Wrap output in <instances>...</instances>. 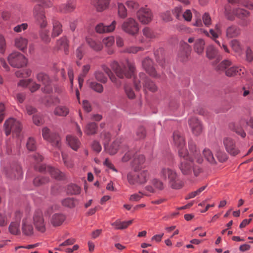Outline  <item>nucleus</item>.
Here are the masks:
<instances>
[{
  "mask_svg": "<svg viewBox=\"0 0 253 253\" xmlns=\"http://www.w3.org/2000/svg\"><path fill=\"white\" fill-rule=\"evenodd\" d=\"M178 155L181 158L178 168L183 175L197 177L204 172L201 167L194 164V159L189 156L187 150H179Z\"/></svg>",
  "mask_w": 253,
  "mask_h": 253,
  "instance_id": "f257e3e1",
  "label": "nucleus"
},
{
  "mask_svg": "<svg viewBox=\"0 0 253 253\" xmlns=\"http://www.w3.org/2000/svg\"><path fill=\"white\" fill-rule=\"evenodd\" d=\"M160 176L168 179L169 186L174 189H179L183 186V182L174 169L167 167H162L159 172Z\"/></svg>",
  "mask_w": 253,
  "mask_h": 253,
  "instance_id": "f03ea898",
  "label": "nucleus"
},
{
  "mask_svg": "<svg viewBox=\"0 0 253 253\" xmlns=\"http://www.w3.org/2000/svg\"><path fill=\"white\" fill-rule=\"evenodd\" d=\"M110 67L116 75L120 79L130 78L134 75L135 67L134 64L128 60L126 63L119 64L117 61H113L110 64Z\"/></svg>",
  "mask_w": 253,
  "mask_h": 253,
  "instance_id": "7ed1b4c3",
  "label": "nucleus"
},
{
  "mask_svg": "<svg viewBox=\"0 0 253 253\" xmlns=\"http://www.w3.org/2000/svg\"><path fill=\"white\" fill-rule=\"evenodd\" d=\"M133 84L136 90H139L142 85L144 91L148 90L151 92H155L157 90V87L154 83L143 73H140L138 76L134 78Z\"/></svg>",
  "mask_w": 253,
  "mask_h": 253,
  "instance_id": "20e7f679",
  "label": "nucleus"
},
{
  "mask_svg": "<svg viewBox=\"0 0 253 253\" xmlns=\"http://www.w3.org/2000/svg\"><path fill=\"white\" fill-rule=\"evenodd\" d=\"M121 28L124 32L132 36H136L139 31L138 23L132 17L126 19L122 23Z\"/></svg>",
  "mask_w": 253,
  "mask_h": 253,
  "instance_id": "39448f33",
  "label": "nucleus"
},
{
  "mask_svg": "<svg viewBox=\"0 0 253 253\" xmlns=\"http://www.w3.org/2000/svg\"><path fill=\"white\" fill-rule=\"evenodd\" d=\"M149 177V173L143 170L137 173H129L127 175L128 183L131 185L143 184L145 183Z\"/></svg>",
  "mask_w": 253,
  "mask_h": 253,
  "instance_id": "423d86ee",
  "label": "nucleus"
},
{
  "mask_svg": "<svg viewBox=\"0 0 253 253\" xmlns=\"http://www.w3.org/2000/svg\"><path fill=\"white\" fill-rule=\"evenodd\" d=\"M42 135L43 139L50 142L53 146L60 149L61 138L57 133L51 132L48 128L44 127L42 129Z\"/></svg>",
  "mask_w": 253,
  "mask_h": 253,
  "instance_id": "0eeeda50",
  "label": "nucleus"
},
{
  "mask_svg": "<svg viewBox=\"0 0 253 253\" xmlns=\"http://www.w3.org/2000/svg\"><path fill=\"white\" fill-rule=\"evenodd\" d=\"M33 15L36 23L41 29H44L47 26V21L43 7L39 4L36 5L33 10Z\"/></svg>",
  "mask_w": 253,
  "mask_h": 253,
  "instance_id": "6e6552de",
  "label": "nucleus"
},
{
  "mask_svg": "<svg viewBox=\"0 0 253 253\" xmlns=\"http://www.w3.org/2000/svg\"><path fill=\"white\" fill-rule=\"evenodd\" d=\"M165 188L163 182L159 179L153 178L151 180L150 184L145 187L144 194L146 196H150L158 191H162Z\"/></svg>",
  "mask_w": 253,
  "mask_h": 253,
  "instance_id": "1a4fd4ad",
  "label": "nucleus"
},
{
  "mask_svg": "<svg viewBox=\"0 0 253 253\" xmlns=\"http://www.w3.org/2000/svg\"><path fill=\"white\" fill-rule=\"evenodd\" d=\"M35 169L36 170L40 172H45L49 173L52 177L57 180H62L65 177L64 174L61 172L58 169L49 166H46L44 165H37L35 166Z\"/></svg>",
  "mask_w": 253,
  "mask_h": 253,
  "instance_id": "9d476101",
  "label": "nucleus"
},
{
  "mask_svg": "<svg viewBox=\"0 0 253 253\" xmlns=\"http://www.w3.org/2000/svg\"><path fill=\"white\" fill-rule=\"evenodd\" d=\"M223 144L226 151L232 156L238 155L240 151L236 146L235 140L230 137H226L223 139Z\"/></svg>",
  "mask_w": 253,
  "mask_h": 253,
  "instance_id": "9b49d317",
  "label": "nucleus"
},
{
  "mask_svg": "<svg viewBox=\"0 0 253 253\" xmlns=\"http://www.w3.org/2000/svg\"><path fill=\"white\" fill-rule=\"evenodd\" d=\"M138 20L143 24H147L150 23L153 17L151 10L147 8H141L136 12Z\"/></svg>",
  "mask_w": 253,
  "mask_h": 253,
  "instance_id": "f8f14e48",
  "label": "nucleus"
},
{
  "mask_svg": "<svg viewBox=\"0 0 253 253\" xmlns=\"http://www.w3.org/2000/svg\"><path fill=\"white\" fill-rule=\"evenodd\" d=\"M33 220L36 228L41 232L45 230V224L41 211H36L33 216Z\"/></svg>",
  "mask_w": 253,
  "mask_h": 253,
  "instance_id": "ddd939ff",
  "label": "nucleus"
},
{
  "mask_svg": "<svg viewBox=\"0 0 253 253\" xmlns=\"http://www.w3.org/2000/svg\"><path fill=\"white\" fill-rule=\"evenodd\" d=\"M180 48L178 53V59L181 62L186 61L190 55L191 48L186 42H180Z\"/></svg>",
  "mask_w": 253,
  "mask_h": 253,
  "instance_id": "4468645a",
  "label": "nucleus"
},
{
  "mask_svg": "<svg viewBox=\"0 0 253 253\" xmlns=\"http://www.w3.org/2000/svg\"><path fill=\"white\" fill-rule=\"evenodd\" d=\"M188 148L189 151H187V152L189 156L192 157L193 159H195L197 163L202 164L203 162V159L201 156L199 149L192 140H190L188 142Z\"/></svg>",
  "mask_w": 253,
  "mask_h": 253,
  "instance_id": "2eb2a0df",
  "label": "nucleus"
},
{
  "mask_svg": "<svg viewBox=\"0 0 253 253\" xmlns=\"http://www.w3.org/2000/svg\"><path fill=\"white\" fill-rule=\"evenodd\" d=\"M37 80L38 82L45 86L42 89V91L46 93H50L52 91V87L50 86L51 80L49 76L45 73L41 72L38 73L36 76Z\"/></svg>",
  "mask_w": 253,
  "mask_h": 253,
  "instance_id": "dca6fc26",
  "label": "nucleus"
},
{
  "mask_svg": "<svg viewBox=\"0 0 253 253\" xmlns=\"http://www.w3.org/2000/svg\"><path fill=\"white\" fill-rule=\"evenodd\" d=\"M188 124L193 134L196 136L200 135L203 130L201 122L196 118L193 117L189 119Z\"/></svg>",
  "mask_w": 253,
  "mask_h": 253,
  "instance_id": "f3484780",
  "label": "nucleus"
},
{
  "mask_svg": "<svg viewBox=\"0 0 253 253\" xmlns=\"http://www.w3.org/2000/svg\"><path fill=\"white\" fill-rule=\"evenodd\" d=\"M22 230L23 233L26 236H31L33 234L34 229L31 224V218L26 215L22 220Z\"/></svg>",
  "mask_w": 253,
  "mask_h": 253,
  "instance_id": "a211bd4d",
  "label": "nucleus"
},
{
  "mask_svg": "<svg viewBox=\"0 0 253 253\" xmlns=\"http://www.w3.org/2000/svg\"><path fill=\"white\" fill-rule=\"evenodd\" d=\"M173 141L174 145L178 149V152L180 150H186L185 149V141L181 133L178 131H175L173 134Z\"/></svg>",
  "mask_w": 253,
  "mask_h": 253,
  "instance_id": "6ab92c4d",
  "label": "nucleus"
},
{
  "mask_svg": "<svg viewBox=\"0 0 253 253\" xmlns=\"http://www.w3.org/2000/svg\"><path fill=\"white\" fill-rule=\"evenodd\" d=\"M233 12L237 17L243 20L241 24L242 26H247L249 24L250 21L245 19L249 16L250 12L249 11L242 8H237L234 9Z\"/></svg>",
  "mask_w": 253,
  "mask_h": 253,
  "instance_id": "aec40b11",
  "label": "nucleus"
},
{
  "mask_svg": "<svg viewBox=\"0 0 253 253\" xmlns=\"http://www.w3.org/2000/svg\"><path fill=\"white\" fill-rule=\"evenodd\" d=\"M145 158L142 155H136L132 162V167L135 171H139L145 167Z\"/></svg>",
  "mask_w": 253,
  "mask_h": 253,
  "instance_id": "412c9836",
  "label": "nucleus"
},
{
  "mask_svg": "<svg viewBox=\"0 0 253 253\" xmlns=\"http://www.w3.org/2000/svg\"><path fill=\"white\" fill-rule=\"evenodd\" d=\"M142 67L146 72L150 76L156 77L157 75L155 68L153 67V63L152 60L149 58H145L142 63Z\"/></svg>",
  "mask_w": 253,
  "mask_h": 253,
  "instance_id": "4be33fe9",
  "label": "nucleus"
},
{
  "mask_svg": "<svg viewBox=\"0 0 253 253\" xmlns=\"http://www.w3.org/2000/svg\"><path fill=\"white\" fill-rule=\"evenodd\" d=\"M116 25V21L114 20L109 26H105L102 23H99L95 27L96 32L102 34L111 32L114 30Z\"/></svg>",
  "mask_w": 253,
  "mask_h": 253,
  "instance_id": "5701e85b",
  "label": "nucleus"
},
{
  "mask_svg": "<svg viewBox=\"0 0 253 253\" xmlns=\"http://www.w3.org/2000/svg\"><path fill=\"white\" fill-rule=\"evenodd\" d=\"M245 70L243 67L232 65L226 70L225 75L228 77L241 76V74H244Z\"/></svg>",
  "mask_w": 253,
  "mask_h": 253,
  "instance_id": "b1692460",
  "label": "nucleus"
},
{
  "mask_svg": "<svg viewBox=\"0 0 253 253\" xmlns=\"http://www.w3.org/2000/svg\"><path fill=\"white\" fill-rule=\"evenodd\" d=\"M76 8V0H68L65 4H61L59 10L62 13H69L73 11Z\"/></svg>",
  "mask_w": 253,
  "mask_h": 253,
  "instance_id": "393cba45",
  "label": "nucleus"
},
{
  "mask_svg": "<svg viewBox=\"0 0 253 253\" xmlns=\"http://www.w3.org/2000/svg\"><path fill=\"white\" fill-rule=\"evenodd\" d=\"M65 219L66 216L64 214L56 213L52 216L50 222L54 227H57L61 225Z\"/></svg>",
  "mask_w": 253,
  "mask_h": 253,
  "instance_id": "a878e982",
  "label": "nucleus"
},
{
  "mask_svg": "<svg viewBox=\"0 0 253 253\" xmlns=\"http://www.w3.org/2000/svg\"><path fill=\"white\" fill-rule=\"evenodd\" d=\"M110 0H91L92 4L98 11H102L109 6Z\"/></svg>",
  "mask_w": 253,
  "mask_h": 253,
  "instance_id": "bb28decb",
  "label": "nucleus"
},
{
  "mask_svg": "<svg viewBox=\"0 0 253 253\" xmlns=\"http://www.w3.org/2000/svg\"><path fill=\"white\" fill-rule=\"evenodd\" d=\"M241 33L239 27L235 25L228 26L226 30V36L227 38H233L238 37Z\"/></svg>",
  "mask_w": 253,
  "mask_h": 253,
  "instance_id": "cd10ccee",
  "label": "nucleus"
},
{
  "mask_svg": "<svg viewBox=\"0 0 253 253\" xmlns=\"http://www.w3.org/2000/svg\"><path fill=\"white\" fill-rule=\"evenodd\" d=\"M102 70L108 75L110 80L117 86H120L121 85V82L117 79L112 71L105 65L101 66Z\"/></svg>",
  "mask_w": 253,
  "mask_h": 253,
  "instance_id": "c85d7f7f",
  "label": "nucleus"
},
{
  "mask_svg": "<svg viewBox=\"0 0 253 253\" xmlns=\"http://www.w3.org/2000/svg\"><path fill=\"white\" fill-rule=\"evenodd\" d=\"M4 127L6 135H9L11 132H14L16 130L15 120L13 118L7 119L4 123Z\"/></svg>",
  "mask_w": 253,
  "mask_h": 253,
  "instance_id": "c756f323",
  "label": "nucleus"
},
{
  "mask_svg": "<svg viewBox=\"0 0 253 253\" xmlns=\"http://www.w3.org/2000/svg\"><path fill=\"white\" fill-rule=\"evenodd\" d=\"M32 83V85L30 86V90L32 92H34L40 88V84L33 82L32 79H29L27 80H21L18 83V86L25 87Z\"/></svg>",
  "mask_w": 253,
  "mask_h": 253,
  "instance_id": "7c9ffc66",
  "label": "nucleus"
},
{
  "mask_svg": "<svg viewBox=\"0 0 253 253\" xmlns=\"http://www.w3.org/2000/svg\"><path fill=\"white\" fill-rule=\"evenodd\" d=\"M86 42L89 47L94 51H99L102 49L103 45L99 41L87 37L86 38Z\"/></svg>",
  "mask_w": 253,
  "mask_h": 253,
  "instance_id": "2f4dec72",
  "label": "nucleus"
},
{
  "mask_svg": "<svg viewBox=\"0 0 253 253\" xmlns=\"http://www.w3.org/2000/svg\"><path fill=\"white\" fill-rule=\"evenodd\" d=\"M66 140L71 148L75 151H77L80 146L81 143L80 141L75 136L67 135L66 136Z\"/></svg>",
  "mask_w": 253,
  "mask_h": 253,
  "instance_id": "473e14b6",
  "label": "nucleus"
},
{
  "mask_svg": "<svg viewBox=\"0 0 253 253\" xmlns=\"http://www.w3.org/2000/svg\"><path fill=\"white\" fill-rule=\"evenodd\" d=\"M98 128L97 124L94 122H90L86 124L84 128V133L88 135H94L97 133Z\"/></svg>",
  "mask_w": 253,
  "mask_h": 253,
  "instance_id": "72a5a7b5",
  "label": "nucleus"
},
{
  "mask_svg": "<svg viewBox=\"0 0 253 253\" xmlns=\"http://www.w3.org/2000/svg\"><path fill=\"white\" fill-rule=\"evenodd\" d=\"M52 25L51 36L52 37H57L62 32V26L58 21L55 19L52 20Z\"/></svg>",
  "mask_w": 253,
  "mask_h": 253,
  "instance_id": "f704fd0d",
  "label": "nucleus"
},
{
  "mask_svg": "<svg viewBox=\"0 0 253 253\" xmlns=\"http://www.w3.org/2000/svg\"><path fill=\"white\" fill-rule=\"evenodd\" d=\"M120 144V141L119 140H116L109 146H107L105 144V149L109 154L114 155L117 152Z\"/></svg>",
  "mask_w": 253,
  "mask_h": 253,
  "instance_id": "c9c22d12",
  "label": "nucleus"
},
{
  "mask_svg": "<svg viewBox=\"0 0 253 253\" xmlns=\"http://www.w3.org/2000/svg\"><path fill=\"white\" fill-rule=\"evenodd\" d=\"M204 158L210 164L215 165L217 162L213 155L212 152L209 149H205L203 151Z\"/></svg>",
  "mask_w": 253,
  "mask_h": 253,
  "instance_id": "e433bc0d",
  "label": "nucleus"
},
{
  "mask_svg": "<svg viewBox=\"0 0 253 253\" xmlns=\"http://www.w3.org/2000/svg\"><path fill=\"white\" fill-rule=\"evenodd\" d=\"M69 113V109L65 106H58L54 110V114L59 116L65 117Z\"/></svg>",
  "mask_w": 253,
  "mask_h": 253,
  "instance_id": "4c0bfd02",
  "label": "nucleus"
},
{
  "mask_svg": "<svg viewBox=\"0 0 253 253\" xmlns=\"http://www.w3.org/2000/svg\"><path fill=\"white\" fill-rule=\"evenodd\" d=\"M57 46L58 48H63L65 54H68V42L66 37H62L57 41Z\"/></svg>",
  "mask_w": 253,
  "mask_h": 253,
  "instance_id": "58836bf2",
  "label": "nucleus"
},
{
  "mask_svg": "<svg viewBox=\"0 0 253 253\" xmlns=\"http://www.w3.org/2000/svg\"><path fill=\"white\" fill-rule=\"evenodd\" d=\"M232 65L231 61L229 60H224L217 66L216 70L218 72H223L225 74L226 70Z\"/></svg>",
  "mask_w": 253,
  "mask_h": 253,
  "instance_id": "ea45409f",
  "label": "nucleus"
},
{
  "mask_svg": "<svg viewBox=\"0 0 253 253\" xmlns=\"http://www.w3.org/2000/svg\"><path fill=\"white\" fill-rule=\"evenodd\" d=\"M90 68V66L88 64L84 65L83 67L82 73L80 74L78 77V82L80 87L82 86L84 81V78L89 71Z\"/></svg>",
  "mask_w": 253,
  "mask_h": 253,
  "instance_id": "a19ab883",
  "label": "nucleus"
},
{
  "mask_svg": "<svg viewBox=\"0 0 253 253\" xmlns=\"http://www.w3.org/2000/svg\"><path fill=\"white\" fill-rule=\"evenodd\" d=\"M205 43L204 41L201 39L196 40L194 44V51L198 54H201L204 49Z\"/></svg>",
  "mask_w": 253,
  "mask_h": 253,
  "instance_id": "79ce46f5",
  "label": "nucleus"
},
{
  "mask_svg": "<svg viewBox=\"0 0 253 253\" xmlns=\"http://www.w3.org/2000/svg\"><path fill=\"white\" fill-rule=\"evenodd\" d=\"M164 53V50L162 47L159 48L154 52L157 62L163 67H164L165 63Z\"/></svg>",
  "mask_w": 253,
  "mask_h": 253,
  "instance_id": "37998d69",
  "label": "nucleus"
},
{
  "mask_svg": "<svg viewBox=\"0 0 253 253\" xmlns=\"http://www.w3.org/2000/svg\"><path fill=\"white\" fill-rule=\"evenodd\" d=\"M27 64L28 59L23 54L17 52V68L24 67Z\"/></svg>",
  "mask_w": 253,
  "mask_h": 253,
  "instance_id": "c03bdc74",
  "label": "nucleus"
},
{
  "mask_svg": "<svg viewBox=\"0 0 253 253\" xmlns=\"http://www.w3.org/2000/svg\"><path fill=\"white\" fill-rule=\"evenodd\" d=\"M27 44L28 41L25 38H20L17 40V48L24 53L27 51Z\"/></svg>",
  "mask_w": 253,
  "mask_h": 253,
  "instance_id": "a18cd8bd",
  "label": "nucleus"
},
{
  "mask_svg": "<svg viewBox=\"0 0 253 253\" xmlns=\"http://www.w3.org/2000/svg\"><path fill=\"white\" fill-rule=\"evenodd\" d=\"M39 36L41 41L43 42L48 43L50 42V38L49 37L48 30L41 29L39 32Z\"/></svg>",
  "mask_w": 253,
  "mask_h": 253,
  "instance_id": "49530a36",
  "label": "nucleus"
},
{
  "mask_svg": "<svg viewBox=\"0 0 253 253\" xmlns=\"http://www.w3.org/2000/svg\"><path fill=\"white\" fill-rule=\"evenodd\" d=\"M49 178L46 177L38 176L33 180V184L37 187L41 186L49 182Z\"/></svg>",
  "mask_w": 253,
  "mask_h": 253,
  "instance_id": "de8ad7c7",
  "label": "nucleus"
},
{
  "mask_svg": "<svg viewBox=\"0 0 253 253\" xmlns=\"http://www.w3.org/2000/svg\"><path fill=\"white\" fill-rule=\"evenodd\" d=\"M67 192L70 195L79 194L81 192V188L76 184H71L68 186Z\"/></svg>",
  "mask_w": 253,
  "mask_h": 253,
  "instance_id": "09e8293b",
  "label": "nucleus"
},
{
  "mask_svg": "<svg viewBox=\"0 0 253 253\" xmlns=\"http://www.w3.org/2000/svg\"><path fill=\"white\" fill-rule=\"evenodd\" d=\"M118 13L119 16L121 18H125L127 15V9L122 3H118Z\"/></svg>",
  "mask_w": 253,
  "mask_h": 253,
  "instance_id": "8fccbe9b",
  "label": "nucleus"
},
{
  "mask_svg": "<svg viewBox=\"0 0 253 253\" xmlns=\"http://www.w3.org/2000/svg\"><path fill=\"white\" fill-rule=\"evenodd\" d=\"M126 4L131 12L137 10L139 6L138 2L134 0H128L126 1Z\"/></svg>",
  "mask_w": 253,
  "mask_h": 253,
  "instance_id": "3c124183",
  "label": "nucleus"
},
{
  "mask_svg": "<svg viewBox=\"0 0 253 253\" xmlns=\"http://www.w3.org/2000/svg\"><path fill=\"white\" fill-rule=\"evenodd\" d=\"M26 147L29 151H33L37 148L36 140L34 137H30L28 138L27 143Z\"/></svg>",
  "mask_w": 253,
  "mask_h": 253,
  "instance_id": "603ef678",
  "label": "nucleus"
},
{
  "mask_svg": "<svg viewBox=\"0 0 253 253\" xmlns=\"http://www.w3.org/2000/svg\"><path fill=\"white\" fill-rule=\"evenodd\" d=\"M61 203L63 206L70 208H74L76 206L75 199L73 198H65L62 201Z\"/></svg>",
  "mask_w": 253,
  "mask_h": 253,
  "instance_id": "864d4df0",
  "label": "nucleus"
},
{
  "mask_svg": "<svg viewBox=\"0 0 253 253\" xmlns=\"http://www.w3.org/2000/svg\"><path fill=\"white\" fill-rule=\"evenodd\" d=\"M32 73L31 69L27 68L17 71V77L27 78L30 76Z\"/></svg>",
  "mask_w": 253,
  "mask_h": 253,
  "instance_id": "5fc2aeb1",
  "label": "nucleus"
},
{
  "mask_svg": "<svg viewBox=\"0 0 253 253\" xmlns=\"http://www.w3.org/2000/svg\"><path fill=\"white\" fill-rule=\"evenodd\" d=\"M204 33L207 36L210 37L213 39L215 40V42L219 45L220 46V42L216 40L215 39L217 38L219 36V35H221L220 34L217 32L216 31H215L213 29H210L209 33L207 31H205Z\"/></svg>",
  "mask_w": 253,
  "mask_h": 253,
  "instance_id": "6e6d98bb",
  "label": "nucleus"
},
{
  "mask_svg": "<svg viewBox=\"0 0 253 253\" xmlns=\"http://www.w3.org/2000/svg\"><path fill=\"white\" fill-rule=\"evenodd\" d=\"M94 76L96 80L102 83H105L107 81V78L101 71H96L94 73Z\"/></svg>",
  "mask_w": 253,
  "mask_h": 253,
  "instance_id": "4d7b16f0",
  "label": "nucleus"
},
{
  "mask_svg": "<svg viewBox=\"0 0 253 253\" xmlns=\"http://www.w3.org/2000/svg\"><path fill=\"white\" fill-rule=\"evenodd\" d=\"M55 102L59 103V99L57 97H49L46 98L44 101V104L47 107L51 106Z\"/></svg>",
  "mask_w": 253,
  "mask_h": 253,
  "instance_id": "13d9d810",
  "label": "nucleus"
},
{
  "mask_svg": "<svg viewBox=\"0 0 253 253\" xmlns=\"http://www.w3.org/2000/svg\"><path fill=\"white\" fill-rule=\"evenodd\" d=\"M231 46L232 49L238 53H240L242 51V47L238 41L234 40L231 42Z\"/></svg>",
  "mask_w": 253,
  "mask_h": 253,
  "instance_id": "bf43d9fd",
  "label": "nucleus"
},
{
  "mask_svg": "<svg viewBox=\"0 0 253 253\" xmlns=\"http://www.w3.org/2000/svg\"><path fill=\"white\" fill-rule=\"evenodd\" d=\"M89 86L93 90L98 93H101L103 90V87L102 85L95 82H91Z\"/></svg>",
  "mask_w": 253,
  "mask_h": 253,
  "instance_id": "052dcab7",
  "label": "nucleus"
},
{
  "mask_svg": "<svg viewBox=\"0 0 253 253\" xmlns=\"http://www.w3.org/2000/svg\"><path fill=\"white\" fill-rule=\"evenodd\" d=\"M143 35L147 38L154 39L156 36L152 30L148 27H145L142 30Z\"/></svg>",
  "mask_w": 253,
  "mask_h": 253,
  "instance_id": "680f3d73",
  "label": "nucleus"
},
{
  "mask_svg": "<svg viewBox=\"0 0 253 253\" xmlns=\"http://www.w3.org/2000/svg\"><path fill=\"white\" fill-rule=\"evenodd\" d=\"M234 131L242 137H245L246 134L242 127L240 126V124H237L235 125L233 128Z\"/></svg>",
  "mask_w": 253,
  "mask_h": 253,
  "instance_id": "e2e57ef3",
  "label": "nucleus"
},
{
  "mask_svg": "<svg viewBox=\"0 0 253 253\" xmlns=\"http://www.w3.org/2000/svg\"><path fill=\"white\" fill-rule=\"evenodd\" d=\"M142 50H143V47L138 46H131L126 48L124 50V52L134 54L136 53L139 51Z\"/></svg>",
  "mask_w": 253,
  "mask_h": 253,
  "instance_id": "0e129e2a",
  "label": "nucleus"
},
{
  "mask_svg": "<svg viewBox=\"0 0 253 253\" xmlns=\"http://www.w3.org/2000/svg\"><path fill=\"white\" fill-rule=\"evenodd\" d=\"M217 54L216 50L213 46H209L207 50V56L209 59L213 58Z\"/></svg>",
  "mask_w": 253,
  "mask_h": 253,
  "instance_id": "69168bd1",
  "label": "nucleus"
},
{
  "mask_svg": "<svg viewBox=\"0 0 253 253\" xmlns=\"http://www.w3.org/2000/svg\"><path fill=\"white\" fill-rule=\"evenodd\" d=\"M172 13L177 19H182L183 10L181 6H179L175 7L172 11Z\"/></svg>",
  "mask_w": 253,
  "mask_h": 253,
  "instance_id": "338daca9",
  "label": "nucleus"
},
{
  "mask_svg": "<svg viewBox=\"0 0 253 253\" xmlns=\"http://www.w3.org/2000/svg\"><path fill=\"white\" fill-rule=\"evenodd\" d=\"M216 157L218 160L221 163L225 162L228 159L226 154L224 152L221 151L217 152Z\"/></svg>",
  "mask_w": 253,
  "mask_h": 253,
  "instance_id": "774afa93",
  "label": "nucleus"
}]
</instances>
